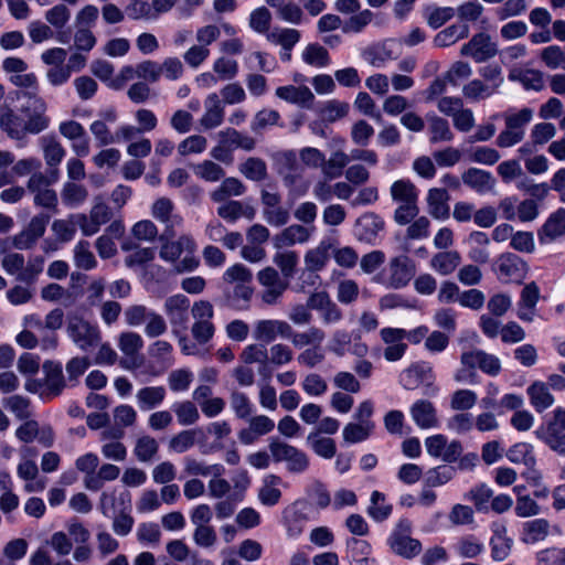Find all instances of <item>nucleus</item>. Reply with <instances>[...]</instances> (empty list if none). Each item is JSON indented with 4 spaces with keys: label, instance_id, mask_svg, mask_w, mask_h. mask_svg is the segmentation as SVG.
Masks as SVG:
<instances>
[{
    "label": "nucleus",
    "instance_id": "1",
    "mask_svg": "<svg viewBox=\"0 0 565 565\" xmlns=\"http://www.w3.org/2000/svg\"><path fill=\"white\" fill-rule=\"evenodd\" d=\"M14 94L18 99L25 98V103L21 105L19 111L26 119L23 120L8 108L0 115V128L14 140L23 139L26 134L38 135L45 130L50 125V118L45 115V100L31 92L15 90Z\"/></svg>",
    "mask_w": 565,
    "mask_h": 565
},
{
    "label": "nucleus",
    "instance_id": "2",
    "mask_svg": "<svg viewBox=\"0 0 565 565\" xmlns=\"http://www.w3.org/2000/svg\"><path fill=\"white\" fill-rule=\"evenodd\" d=\"M412 531V521L403 518L397 522L387 539V544L393 553L406 559H412L422 552V543L411 536Z\"/></svg>",
    "mask_w": 565,
    "mask_h": 565
},
{
    "label": "nucleus",
    "instance_id": "3",
    "mask_svg": "<svg viewBox=\"0 0 565 565\" xmlns=\"http://www.w3.org/2000/svg\"><path fill=\"white\" fill-rule=\"evenodd\" d=\"M268 449L275 462L287 463L289 472L301 473L309 467V457L306 452L277 437L269 438Z\"/></svg>",
    "mask_w": 565,
    "mask_h": 565
},
{
    "label": "nucleus",
    "instance_id": "4",
    "mask_svg": "<svg viewBox=\"0 0 565 565\" xmlns=\"http://www.w3.org/2000/svg\"><path fill=\"white\" fill-rule=\"evenodd\" d=\"M136 375H150L156 376L166 370V366L161 362H152L146 359V355H122L117 360V355H97V364L113 365L115 363Z\"/></svg>",
    "mask_w": 565,
    "mask_h": 565
},
{
    "label": "nucleus",
    "instance_id": "5",
    "mask_svg": "<svg viewBox=\"0 0 565 565\" xmlns=\"http://www.w3.org/2000/svg\"><path fill=\"white\" fill-rule=\"evenodd\" d=\"M494 270L501 281L520 285L529 273V265L519 255L507 252L498 257Z\"/></svg>",
    "mask_w": 565,
    "mask_h": 565
},
{
    "label": "nucleus",
    "instance_id": "6",
    "mask_svg": "<svg viewBox=\"0 0 565 565\" xmlns=\"http://www.w3.org/2000/svg\"><path fill=\"white\" fill-rule=\"evenodd\" d=\"M68 337L81 350L95 349L100 342L97 324H92L82 317H72L67 324Z\"/></svg>",
    "mask_w": 565,
    "mask_h": 565
},
{
    "label": "nucleus",
    "instance_id": "7",
    "mask_svg": "<svg viewBox=\"0 0 565 565\" xmlns=\"http://www.w3.org/2000/svg\"><path fill=\"white\" fill-rule=\"evenodd\" d=\"M536 435L555 452L565 456V409L557 407L546 427Z\"/></svg>",
    "mask_w": 565,
    "mask_h": 565
},
{
    "label": "nucleus",
    "instance_id": "8",
    "mask_svg": "<svg viewBox=\"0 0 565 565\" xmlns=\"http://www.w3.org/2000/svg\"><path fill=\"white\" fill-rule=\"evenodd\" d=\"M49 222V214L40 213L33 216L26 228L12 237L13 247L20 250L30 249L44 235Z\"/></svg>",
    "mask_w": 565,
    "mask_h": 565
},
{
    "label": "nucleus",
    "instance_id": "9",
    "mask_svg": "<svg viewBox=\"0 0 565 565\" xmlns=\"http://www.w3.org/2000/svg\"><path fill=\"white\" fill-rule=\"evenodd\" d=\"M385 227L383 217L374 212L362 214L354 224V236L369 245L377 244L379 233Z\"/></svg>",
    "mask_w": 565,
    "mask_h": 565
},
{
    "label": "nucleus",
    "instance_id": "10",
    "mask_svg": "<svg viewBox=\"0 0 565 565\" xmlns=\"http://www.w3.org/2000/svg\"><path fill=\"white\" fill-rule=\"evenodd\" d=\"M497 52V44L491 42L490 35L484 32L475 34L468 43L462 45L460 51L462 55L471 56L477 63L493 57Z\"/></svg>",
    "mask_w": 565,
    "mask_h": 565
},
{
    "label": "nucleus",
    "instance_id": "11",
    "mask_svg": "<svg viewBox=\"0 0 565 565\" xmlns=\"http://www.w3.org/2000/svg\"><path fill=\"white\" fill-rule=\"evenodd\" d=\"M291 335V326L282 320H260L254 329V338L265 347L274 342L277 337L282 339Z\"/></svg>",
    "mask_w": 565,
    "mask_h": 565
},
{
    "label": "nucleus",
    "instance_id": "12",
    "mask_svg": "<svg viewBox=\"0 0 565 565\" xmlns=\"http://www.w3.org/2000/svg\"><path fill=\"white\" fill-rule=\"evenodd\" d=\"M562 236H565V207H558L552 212L537 230V239L541 245L550 244Z\"/></svg>",
    "mask_w": 565,
    "mask_h": 565
},
{
    "label": "nucleus",
    "instance_id": "13",
    "mask_svg": "<svg viewBox=\"0 0 565 565\" xmlns=\"http://www.w3.org/2000/svg\"><path fill=\"white\" fill-rule=\"evenodd\" d=\"M391 276L388 287L401 289L406 287L415 275V264L406 255L391 259Z\"/></svg>",
    "mask_w": 565,
    "mask_h": 565
},
{
    "label": "nucleus",
    "instance_id": "14",
    "mask_svg": "<svg viewBox=\"0 0 565 565\" xmlns=\"http://www.w3.org/2000/svg\"><path fill=\"white\" fill-rule=\"evenodd\" d=\"M248 427L238 431V439L244 445L254 444L259 437L271 433L275 423L266 415L249 416Z\"/></svg>",
    "mask_w": 565,
    "mask_h": 565
},
{
    "label": "nucleus",
    "instance_id": "15",
    "mask_svg": "<svg viewBox=\"0 0 565 565\" xmlns=\"http://www.w3.org/2000/svg\"><path fill=\"white\" fill-rule=\"evenodd\" d=\"M411 415L419 428L429 429L439 425L437 411L427 399L416 401L411 407Z\"/></svg>",
    "mask_w": 565,
    "mask_h": 565
},
{
    "label": "nucleus",
    "instance_id": "16",
    "mask_svg": "<svg viewBox=\"0 0 565 565\" xmlns=\"http://www.w3.org/2000/svg\"><path fill=\"white\" fill-rule=\"evenodd\" d=\"M309 231L299 224H292L284 228L279 234L273 238V244L277 249L285 246H292L296 243H305L309 239Z\"/></svg>",
    "mask_w": 565,
    "mask_h": 565
},
{
    "label": "nucleus",
    "instance_id": "17",
    "mask_svg": "<svg viewBox=\"0 0 565 565\" xmlns=\"http://www.w3.org/2000/svg\"><path fill=\"white\" fill-rule=\"evenodd\" d=\"M282 480L279 476L268 475L264 478L263 484L258 490V500L266 507L276 505L281 499L279 486Z\"/></svg>",
    "mask_w": 565,
    "mask_h": 565
},
{
    "label": "nucleus",
    "instance_id": "18",
    "mask_svg": "<svg viewBox=\"0 0 565 565\" xmlns=\"http://www.w3.org/2000/svg\"><path fill=\"white\" fill-rule=\"evenodd\" d=\"M276 96L290 104L302 106H309L315 99L312 92L307 86H279L276 89Z\"/></svg>",
    "mask_w": 565,
    "mask_h": 565
},
{
    "label": "nucleus",
    "instance_id": "19",
    "mask_svg": "<svg viewBox=\"0 0 565 565\" xmlns=\"http://www.w3.org/2000/svg\"><path fill=\"white\" fill-rule=\"evenodd\" d=\"M448 199V192L444 188H433L428 191L427 202L434 218L445 220L449 217L450 209L447 204Z\"/></svg>",
    "mask_w": 565,
    "mask_h": 565
},
{
    "label": "nucleus",
    "instance_id": "20",
    "mask_svg": "<svg viewBox=\"0 0 565 565\" xmlns=\"http://www.w3.org/2000/svg\"><path fill=\"white\" fill-rule=\"evenodd\" d=\"M164 306L171 323L183 324L188 320L190 299L186 296L182 294L171 296L166 300Z\"/></svg>",
    "mask_w": 565,
    "mask_h": 565
},
{
    "label": "nucleus",
    "instance_id": "21",
    "mask_svg": "<svg viewBox=\"0 0 565 565\" xmlns=\"http://www.w3.org/2000/svg\"><path fill=\"white\" fill-rule=\"evenodd\" d=\"M526 393L531 405L539 413L547 409L554 403V396L551 394L546 383L534 382L527 387Z\"/></svg>",
    "mask_w": 565,
    "mask_h": 565
},
{
    "label": "nucleus",
    "instance_id": "22",
    "mask_svg": "<svg viewBox=\"0 0 565 565\" xmlns=\"http://www.w3.org/2000/svg\"><path fill=\"white\" fill-rule=\"evenodd\" d=\"M513 541L507 536L505 526H499L490 539L491 557L495 562L507 559L511 553Z\"/></svg>",
    "mask_w": 565,
    "mask_h": 565
},
{
    "label": "nucleus",
    "instance_id": "23",
    "mask_svg": "<svg viewBox=\"0 0 565 565\" xmlns=\"http://www.w3.org/2000/svg\"><path fill=\"white\" fill-rule=\"evenodd\" d=\"M469 35V26L466 23L451 24L438 32L434 38L436 47H447Z\"/></svg>",
    "mask_w": 565,
    "mask_h": 565
},
{
    "label": "nucleus",
    "instance_id": "24",
    "mask_svg": "<svg viewBox=\"0 0 565 565\" xmlns=\"http://www.w3.org/2000/svg\"><path fill=\"white\" fill-rule=\"evenodd\" d=\"M550 533V523L545 519H535L523 523L522 541L534 544L546 539Z\"/></svg>",
    "mask_w": 565,
    "mask_h": 565
},
{
    "label": "nucleus",
    "instance_id": "25",
    "mask_svg": "<svg viewBox=\"0 0 565 565\" xmlns=\"http://www.w3.org/2000/svg\"><path fill=\"white\" fill-rule=\"evenodd\" d=\"M382 340L388 344L383 353H405L407 344L404 342L406 330L386 327L381 330Z\"/></svg>",
    "mask_w": 565,
    "mask_h": 565
},
{
    "label": "nucleus",
    "instance_id": "26",
    "mask_svg": "<svg viewBox=\"0 0 565 565\" xmlns=\"http://www.w3.org/2000/svg\"><path fill=\"white\" fill-rule=\"evenodd\" d=\"M462 182L478 192L492 188L493 178L489 171L469 168L462 173Z\"/></svg>",
    "mask_w": 565,
    "mask_h": 565
},
{
    "label": "nucleus",
    "instance_id": "27",
    "mask_svg": "<svg viewBox=\"0 0 565 565\" xmlns=\"http://www.w3.org/2000/svg\"><path fill=\"white\" fill-rule=\"evenodd\" d=\"M44 384L53 396L61 394L64 388V377L61 364L47 361L43 364Z\"/></svg>",
    "mask_w": 565,
    "mask_h": 565
},
{
    "label": "nucleus",
    "instance_id": "28",
    "mask_svg": "<svg viewBox=\"0 0 565 565\" xmlns=\"http://www.w3.org/2000/svg\"><path fill=\"white\" fill-rule=\"evenodd\" d=\"M120 475V469L113 463H103L95 476H92L87 482V490L98 491L105 482L116 480Z\"/></svg>",
    "mask_w": 565,
    "mask_h": 565
},
{
    "label": "nucleus",
    "instance_id": "29",
    "mask_svg": "<svg viewBox=\"0 0 565 565\" xmlns=\"http://www.w3.org/2000/svg\"><path fill=\"white\" fill-rule=\"evenodd\" d=\"M461 361L463 365L478 366L489 375H497L501 369L500 361L494 355H462Z\"/></svg>",
    "mask_w": 565,
    "mask_h": 565
},
{
    "label": "nucleus",
    "instance_id": "30",
    "mask_svg": "<svg viewBox=\"0 0 565 565\" xmlns=\"http://www.w3.org/2000/svg\"><path fill=\"white\" fill-rule=\"evenodd\" d=\"M302 61L315 67H326L330 64L331 58L326 47L319 43H310L302 52Z\"/></svg>",
    "mask_w": 565,
    "mask_h": 565
},
{
    "label": "nucleus",
    "instance_id": "31",
    "mask_svg": "<svg viewBox=\"0 0 565 565\" xmlns=\"http://www.w3.org/2000/svg\"><path fill=\"white\" fill-rule=\"evenodd\" d=\"M430 379V367L423 364H415L408 367L401 377V382L407 390H413L418 386L419 383L428 381Z\"/></svg>",
    "mask_w": 565,
    "mask_h": 565
},
{
    "label": "nucleus",
    "instance_id": "32",
    "mask_svg": "<svg viewBox=\"0 0 565 565\" xmlns=\"http://www.w3.org/2000/svg\"><path fill=\"white\" fill-rule=\"evenodd\" d=\"M461 257L457 250L439 252L433 259V267L441 275L451 274L460 264Z\"/></svg>",
    "mask_w": 565,
    "mask_h": 565
},
{
    "label": "nucleus",
    "instance_id": "33",
    "mask_svg": "<svg viewBox=\"0 0 565 565\" xmlns=\"http://www.w3.org/2000/svg\"><path fill=\"white\" fill-rule=\"evenodd\" d=\"M391 194L394 201L417 204V190L409 180L395 181L391 186Z\"/></svg>",
    "mask_w": 565,
    "mask_h": 565
},
{
    "label": "nucleus",
    "instance_id": "34",
    "mask_svg": "<svg viewBox=\"0 0 565 565\" xmlns=\"http://www.w3.org/2000/svg\"><path fill=\"white\" fill-rule=\"evenodd\" d=\"M393 511L391 504L385 503V494L380 491H373L371 494V504L367 508L369 515L376 522L386 520Z\"/></svg>",
    "mask_w": 565,
    "mask_h": 565
},
{
    "label": "nucleus",
    "instance_id": "35",
    "mask_svg": "<svg viewBox=\"0 0 565 565\" xmlns=\"http://www.w3.org/2000/svg\"><path fill=\"white\" fill-rule=\"evenodd\" d=\"M297 505L298 503H295L284 512L287 534L290 537H297L303 532V523L306 521V516L301 511L297 510Z\"/></svg>",
    "mask_w": 565,
    "mask_h": 565
},
{
    "label": "nucleus",
    "instance_id": "36",
    "mask_svg": "<svg viewBox=\"0 0 565 565\" xmlns=\"http://www.w3.org/2000/svg\"><path fill=\"white\" fill-rule=\"evenodd\" d=\"M507 457L511 462L523 463L529 468L535 465L533 447L527 443H519L510 447Z\"/></svg>",
    "mask_w": 565,
    "mask_h": 565
},
{
    "label": "nucleus",
    "instance_id": "37",
    "mask_svg": "<svg viewBox=\"0 0 565 565\" xmlns=\"http://www.w3.org/2000/svg\"><path fill=\"white\" fill-rule=\"evenodd\" d=\"M166 396V390L162 386L143 387L137 393L139 406L142 409H151L159 405Z\"/></svg>",
    "mask_w": 565,
    "mask_h": 565
},
{
    "label": "nucleus",
    "instance_id": "38",
    "mask_svg": "<svg viewBox=\"0 0 565 565\" xmlns=\"http://www.w3.org/2000/svg\"><path fill=\"white\" fill-rule=\"evenodd\" d=\"M330 248V243L321 241L317 248L308 250L305 255L307 267L311 270L322 269L329 258Z\"/></svg>",
    "mask_w": 565,
    "mask_h": 565
},
{
    "label": "nucleus",
    "instance_id": "39",
    "mask_svg": "<svg viewBox=\"0 0 565 565\" xmlns=\"http://www.w3.org/2000/svg\"><path fill=\"white\" fill-rule=\"evenodd\" d=\"M307 441L318 456L326 459L332 458L337 452L334 440L328 437H319L318 433H310Z\"/></svg>",
    "mask_w": 565,
    "mask_h": 565
},
{
    "label": "nucleus",
    "instance_id": "40",
    "mask_svg": "<svg viewBox=\"0 0 565 565\" xmlns=\"http://www.w3.org/2000/svg\"><path fill=\"white\" fill-rule=\"evenodd\" d=\"M430 142L436 143L439 141H451L454 134L450 130L447 119L439 116H431L429 118Z\"/></svg>",
    "mask_w": 565,
    "mask_h": 565
},
{
    "label": "nucleus",
    "instance_id": "41",
    "mask_svg": "<svg viewBox=\"0 0 565 565\" xmlns=\"http://www.w3.org/2000/svg\"><path fill=\"white\" fill-rule=\"evenodd\" d=\"M209 102L213 103V106L207 108L206 113L203 115L201 122L206 129H212L220 126L224 118V111L221 106L218 96L213 93L207 97Z\"/></svg>",
    "mask_w": 565,
    "mask_h": 565
},
{
    "label": "nucleus",
    "instance_id": "42",
    "mask_svg": "<svg viewBox=\"0 0 565 565\" xmlns=\"http://www.w3.org/2000/svg\"><path fill=\"white\" fill-rule=\"evenodd\" d=\"M323 332L317 328H311L309 331L302 333H296L291 329V335L286 339L290 340L294 345L300 350L307 345H319L323 340Z\"/></svg>",
    "mask_w": 565,
    "mask_h": 565
},
{
    "label": "nucleus",
    "instance_id": "43",
    "mask_svg": "<svg viewBox=\"0 0 565 565\" xmlns=\"http://www.w3.org/2000/svg\"><path fill=\"white\" fill-rule=\"evenodd\" d=\"M172 409L177 415L179 424L183 426L193 425L200 418L196 406L190 401L175 403Z\"/></svg>",
    "mask_w": 565,
    "mask_h": 565
},
{
    "label": "nucleus",
    "instance_id": "44",
    "mask_svg": "<svg viewBox=\"0 0 565 565\" xmlns=\"http://www.w3.org/2000/svg\"><path fill=\"white\" fill-rule=\"evenodd\" d=\"M192 539L198 547L209 550L216 544L217 534L215 529L210 524L196 525Z\"/></svg>",
    "mask_w": 565,
    "mask_h": 565
},
{
    "label": "nucleus",
    "instance_id": "45",
    "mask_svg": "<svg viewBox=\"0 0 565 565\" xmlns=\"http://www.w3.org/2000/svg\"><path fill=\"white\" fill-rule=\"evenodd\" d=\"M483 550V544L473 535L463 536L456 544L457 553L465 558H476Z\"/></svg>",
    "mask_w": 565,
    "mask_h": 565
},
{
    "label": "nucleus",
    "instance_id": "46",
    "mask_svg": "<svg viewBox=\"0 0 565 565\" xmlns=\"http://www.w3.org/2000/svg\"><path fill=\"white\" fill-rule=\"evenodd\" d=\"M241 172L248 180L262 181L267 175V167L263 159L252 157L242 163Z\"/></svg>",
    "mask_w": 565,
    "mask_h": 565
},
{
    "label": "nucleus",
    "instance_id": "47",
    "mask_svg": "<svg viewBox=\"0 0 565 565\" xmlns=\"http://www.w3.org/2000/svg\"><path fill=\"white\" fill-rule=\"evenodd\" d=\"M244 192L245 185L242 183V181L236 178L230 177L223 180L220 189L212 194V199L215 202H220L230 195L238 196L242 195Z\"/></svg>",
    "mask_w": 565,
    "mask_h": 565
},
{
    "label": "nucleus",
    "instance_id": "48",
    "mask_svg": "<svg viewBox=\"0 0 565 565\" xmlns=\"http://www.w3.org/2000/svg\"><path fill=\"white\" fill-rule=\"evenodd\" d=\"M372 428H373L372 423H365V424L349 423L343 428V439L350 444L363 441L369 438Z\"/></svg>",
    "mask_w": 565,
    "mask_h": 565
},
{
    "label": "nucleus",
    "instance_id": "49",
    "mask_svg": "<svg viewBox=\"0 0 565 565\" xmlns=\"http://www.w3.org/2000/svg\"><path fill=\"white\" fill-rule=\"evenodd\" d=\"M373 13L365 9L351 15L348 20L342 24L343 33H360L363 29L372 21Z\"/></svg>",
    "mask_w": 565,
    "mask_h": 565
},
{
    "label": "nucleus",
    "instance_id": "50",
    "mask_svg": "<svg viewBox=\"0 0 565 565\" xmlns=\"http://www.w3.org/2000/svg\"><path fill=\"white\" fill-rule=\"evenodd\" d=\"M271 13L266 7H259L249 14V26L257 33L264 34L270 28Z\"/></svg>",
    "mask_w": 565,
    "mask_h": 565
},
{
    "label": "nucleus",
    "instance_id": "51",
    "mask_svg": "<svg viewBox=\"0 0 565 565\" xmlns=\"http://www.w3.org/2000/svg\"><path fill=\"white\" fill-rule=\"evenodd\" d=\"M493 491L484 483L472 488L469 491V499L480 512L489 510V502L492 500Z\"/></svg>",
    "mask_w": 565,
    "mask_h": 565
},
{
    "label": "nucleus",
    "instance_id": "52",
    "mask_svg": "<svg viewBox=\"0 0 565 565\" xmlns=\"http://www.w3.org/2000/svg\"><path fill=\"white\" fill-rule=\"evenodd\" d=\"M88 246V242L81 241L75 247V264L84 270H92L97 266V260Z\"/></svg>",
    "mask_w": 565,
    "mask_h": 565
},
{
    "label": "nucleus",
    "instance_id": "53",
    "mask_svg": "<svg viewBox=\"0 0 565 565\" xmlns=\"http://www.w3.org/2000/svg\"><path fill=\"white\" fill-rule=\"evenodd\" d=\"M99 465V459L97 455L93 452H87L83 456H79L75 461V467L78 471L83 472L84 476V486L87 489V482L90 480L92 476H95L96 468Z\"/></svg>",
    "mask_w": 565,
    "mask_h": 565
},
{
    "label": "nucleus",
    "instance_id": "54",
    "mask_svg": "<svg viewBox=\"0 0 565 565\" xmlns=\"http://www.w3.org/2000/svg\"><path fill=\"white\" fill-rule=\"evenodd\" d=\"M158 451V444L154 438L143 436L136 443L134 452L139 461L146 462L152 459Z\"/></svg>",
    "mask_w": 565,
    "mask_h": 565
},
{
    "label": "nucleus",
    "instance_id": "55",
    "mask_svg": "<svg viewBox=\"0 0 565 565\" xmlns=\"http://www.w3.org/2000/svg\"><path fill=\"white\" fill-rule=\"evenodd\" d=\"M44 257L36 255L32 257L26 267L23 266L21 273L18 274V280L25 284H33L36 277L43 271Z\"/></svg>",
    "mask_w": 565,
    "mask_h": 565
},
{
    "label": "nucleus",
    "instance_id": "56",
    "mask_svg": "<svg viewBox=\"0 0 565 565\" xmlns=\"http://www.w3.org/2000/svg\"><path fill=\"white\" fill-rule=\"evenodd\" d=\"M196 430H182L173 436L169 443L171 450L182 454L189 450L195 444Z\"/></svg>",
    "mask_w": 565,
    "mask_h": 565
},
{
    "label": "nucleus",
    "instance_id": "57",
    "mask_svg": "<svg viewBox=\"0 0 565 565\" xmlns=\"http://www.w3.org/2000/svg\"><path fill=\"white\" fill-rule=\"evenodd\" d=\"M348 163V154L340 150L335 151L327 162L324 174L330 179L339 178L342 175L343 169Z\"/></svg>",
    "mask_w": 565,
    "mask_h": 565
},
{
    "label": "nucleus",
    "instance_id": "58",
    "mask_svg": "<svg viewBox=\"0 0 565 565\" xmlns=\"http://www.w3.org/2000/svg\"><path fill=\"white\" fill-rule=\"evenodd\" d=\"M223 279L228 284L250 282L253 279V274L250 269L247 268L245 265L237 263L225 270V273L223 274Z\"/></svg>",
    "mask_w": 565,
    "mask_h": 565
},
{
    "label": "nucleus",
    "instance_id": "59",
    "mask_svg": "<svg viewBox=\"0 0 565 565\" xmlns=\"http://www.w3.org/2000/svg\"><path fill=\"white\" fill-rule=\"evenodd\" d=\"M231 407L238 418L247 419L253 413V405L248 397L241 392L231 394Z\"/></svg>",
    "mask_w": 565,
    "mask_h": 565
},
{
    "label": "nucleus",
    "instance_id": "60",
    "mask_svg": "<svg viewBox=\"0 0 565 565\" xmlns=\"http://www.w3.org/2000/svg\"><path fill=\"white\" fill-rule=\"evenodd\" d=\"M477 394L470 390H458L452 394L450 406L456 411H468L475 406Z\"/></svg>",
    "mask_w": 565,
    "mask_h": 565
},
{
    "label": "nucleus",
    "instance_id": "61",
    "mask_svg": "<svg viewBox=\"0 0 565 565\" xmlns=\"http://www.w3.org/2000/svg\"><path fill=\"white\" fill-rule=\"evenodd\" d=\"M274 263L280 268L285 277H290L296 270L298 257L295 252L288 250L282 253H276L274 256Z\"/></svg>",
    "mask_w": 565,
    "mask_h": 565
},
{
    "label": "nucleus",
    "instance_id": "62",
    "mask_svg": "<svg viewBox=\"0 0 565 565\" xmlns=\"http://www.w3.org/2000/svg\"><path fill=\"white\" fill-rule=\"evenodd\" d=\"M308 497L319 509H326L330 502V493L324 484L319 481L313 482L307 490Z\"/></svg>",
    "mask_w": 565,
    "mask_h": 565
},
{
    "label": "nucleus",
    "instance_id": "63",
    "mask_svg": "<svg viewBox=\"0 0 565 565\" xmlns=\"http://www.w3.org/2000/svg\"><path fill=\"white\" fill-rule=\"evenodd\" d=\"M540 288L535 281L526 284L520 295L519 306L534 310L540 300Z\"/></svg>",
    "mask_w": 565,
    "mask_h": 565
},
{
    "label": "nucleus",
    "instance_id": "64",
    "mask_svg": "<svg viewBox=\"0 0 565 565\" xmlns=\"http://www.w3.org/2000/svg\"><path fill=\"white\" fill-rule=\"evenodd\" d=\"M70 18L71 12L65 4H56L45 13L46 21L56 29H62Z\"/></svg>",
    "mask_w": 565,
    "mask_h": 565
}]
</instances>
